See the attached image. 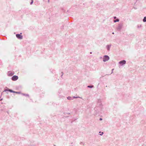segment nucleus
I'll list each match as a JSON object with an SVG mask.
<instances>
[{
    "instance_id": "17",
    "label": "nucleus",
    "mask_w": 146,
    "mask_h": 146,
    "mask_svg": "<svg viewBox=\"0 0 146 146\" xmlns=\"http://www.w3.org/2000/svg\"><path fill=\"white\" fill-rule=\"evenodd\" d=\"M100 120H102V118H100Z\"/></svg>"
},
{
    "instance_id": "8",
    "label": "nucleus",
    "mask_w": 146,
    "mask_h": 146,
    "mask_svg": "<svg viewBox=\"0 0 146 146\" xmlns=\"http://www.w3.org/2000/svg\"><path fill=\"white\" fill-rule=\"evenodd\" d=\"M9 76H12L13 75V74H12V73H11L10 74H8Z\"/></svg>"
},
{
    "instance_id": "4",
    "label": "nucleus",
    "mask_w": 146,
    "mask_h": 146,
    "mask_svg": "<svg viewBox=\"0 0 146 146\" xmlns=\"http://www.w3.org/2000/svg\"><path fill=\"white\" fill-rule=\"evenodd\" d=\"M119 63L120 64H125L126 63V61L124 60L121 61H120Z\"/></svg>"
},
{
    "instance_id": "1",
    "label": "nucleus",
    "mask_w": 146,
    "mask_h": 146,
    "mask_svg": "<svg viewBox=\"0 0 146 146\" xmlns=\"http://www.w3.org/2000/svg\"><path fill=\"white\" fill-rule=\"evenodd\" d=\"M109 59V57L108 56L106 55L104 56V57L103 58V61L105 62L106 61L108 60Z\"/></svg>"
},
{
    "instance_id": "2",
    "label": "nucleus",
    "mask_w": 146,
    "mask_h": 146,
    "mask_svg": "<svg viewBox=\"0 0 146 146\" xmlns=\"http://www.w3.org/2000/svg\"><path fill=\"white\" fill-rule=\"evenodd\" d=\"M18 78V76H13L12 78V80L13 81H15L17 80Z\"/></svg>"
},
{
    "instance_id": "5",
    "label": "nucleus",
    "mask_w": 146,
    "mask_h": 146,
    "mask_svg": "<svg viewBox=\"0 0 146 146\" xmlns=\"http://www.w3.org/2000/svg\"><path fill=\"white\" fill-rule=\"evenodd\" d=\"M143 21L144 22H146V17H145L143 20Z\"/></svg>"
},
{
    "instance_id": "18",
    "label": "nucleus",
    "mask_w": 146,
    "mask_h": 146,
    "mask_svg": "<svg viewBox=\"0 0 146 146\" xmlns=\"http://www.w3.org/2000/svg\"><path fill=\"white\" fill-rule=\"evenodd\" d=\"M74 98H76V97H74Z\"/></svg>"
},
{
    "instance_id": "3",
    "label": "nucleus",
    "mask_w": 146,
    "mask_h": 146,
    "mask_svg": "<svg viewBox=\"0 0 146 146\" xmlns=\"http://www.w3.org/2000/svg\"><path fill=\"white\" fill-rule=\"evenodd\" d=\"M16 36L18 38L20 39H21L23 38L22 36L20 34H17L16 35Z\"/></svg>"
},
{
    "instance_id": "13",
    "label": "nucleus",
    "mask_w": 146,
    "mask_h": 146,
    "mask_svg": "<svg viewBox=\"0 0 146 146\" xmlns=\"http://www.w3.org/2000/svg\"><path fill=\"white\" fill-rule=\"evenodd\" d=\"M88 87H89V88H91L92 87V86H88Z\"/></svg>"
},
{
    "instance_id": "10",
    "label": "nucleus",
    "mask_w": 146,
    "mask_h": 146,
    "mask_svg": "<svg viewBox=\"0 0 146 146\" xmlns=\"http://www.w3.org/2000/svg\"><path fill=\"white\" fill-rule=\"evenodd\" d=\"M107 48H108V50H109L110 48V46H107Z\"/></svg>"
},
{
    "instance_id": "15",
    "label": "nucleus",
    "mask_w": 146,
    "mask_h": 146,
    "mask_svg": "<svg viewBox=\"0 0 146 146\" xmlns=\"http://www.w3.org/2000/svg\"><path fill=\"white\" fill-rule=\"evenodd\" d=\"M103 134V132H102V133H101V134H100L101 135H102V134Z\"/></svg>"
},
{
    "instance_id": "11",
    "label": "nucleus",
    "mask_w": 146,
    "mask_h": 146,
    "mask_svg": "<svg viewBox=\"0 0 146 146\" xmlns=\"http://www.w3.org/2000/svg\"><path fill=\"white\" fill-rule=\"evenodd\" d=\"M67 99L68 100H70L71 97H68Z\"/></svg>"
},
{
    "instance_id": "16",
    "label": "nucleus",
    "mask_w": 146,
    "mask_h": 146,
    "mask_svg": "<svg viewBox=\"0 0 146 146\" xmlns=\"http://www.w3.org/2000/svg\"><path fill=\"white\" fill-rule=\"evenodd\" d=\"M116 18V17H114V19H115Z\"/></svg>"
},
{
    "instance_id": "7",
    "label": "nucleus",
    "mask_w": 146,
    "mask_h": 146,
    "mask_svg": "<svg viewBox=\"0 0 146 146\" xmlns=\"http://www.w3.org/2000/svg\"><path fill=\"white\" fill-rule=\"evenodd\" d=\"M8 91L11 92H13V93L15 92V91H13L11 90H9Z\"/></svg>"
},
{
    "instance_id": "6",
    "label": "nucleus",
    "mask_w": 146,
    "mask_h": 146,
    "mask_svg": "<svg viewBox=\"0 0 146 146\" xmlns=\"http://www.w3.org/2000/svg\"><path fill=\"white\" fill-rule=\"evenodd\" d=\"M119 21V19H117L116 20H114V22H118Z\"/></svg>"
},
{
    "instance_id": "9",
    "label": "nucleus",
    "mask_w": 146,
    "mask_h": 146,
    "mask_svg": "<svg viewBox=\"0 0 146 146\" xmlns=\"http://www.w3.org/2000/svg\"><path fill=\"white\" fill-rule=\"evenodd\" d=\"M14 93H16L17 94H20V92H14Z\"/></svg>"
},
{
    "instance_id": "14",
    "label": "nucleus",
    "mask_w": 146,
    "mask_h": 146,
    "mask_svg": "<svg viewBox=\"0 0 146 146\" xmlns=\"http://www.w3.org/2000/svg\"><path fill=\"white\" fill-rule=\"evenodd\" d=\"M103 134V132H102V133H101V134H100L101 135H102V134Z\"/></svg>"
},
{
    "instance_id": "12",
    "label": "nucleus",
    "mask_w": 146,
    "mask_h": 146,
    "mask_svg": "<svg viewBox=\"0 0 146 146\" xmlns=\"http://www.w3.org/2000/svg\"><path fill=\"white\" fill-rule=\"evenodd\" d=\"M32 0V1L31 3V4H32L33 3V0Z\"/></svg>"
}]
</instances>
